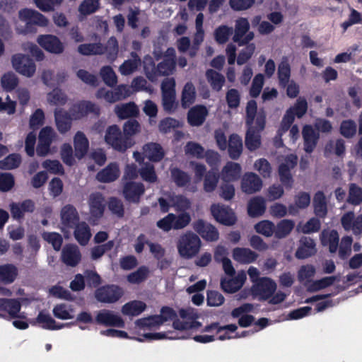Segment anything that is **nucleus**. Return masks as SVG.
<instances>
[{
	"mask_svg": "<svg viewBox=\"0 0 362 362\" xmlns=\"http://www.w3.org/2000/svg\"><path fill=\"white\" fill-rule=\"evenodd\" d=\"M78 51L86 56L103 54L106 52L107 58L113 61L118 54V42L115 37H111L105 47L101 43L81 44L78 47Z\"/></svg>",
	"mask_w": 362,
	"mask_h": 362,
	"instance_id": "nucleus-1",
	"label": "nucleus"
},
{
	"mask_svg": "<svg viewBox=\"0 0 362 362\" xmlns=\"http://www.w3.org/2000/svg\"><path fill=\"white\" fill-rule=\"evenodd\" d=\"M266 112L260 110L255 120V125L247 126V129L245 138V144L250 151L258 149L262 144L260 133L266 125Z\"/></svg>",
	"mask_w": 362,
	"mask_h": 362,
	"instance_id": "nucleus-2",
	"label": "nucleus"
},
{
	"mask_svg": "<svg viewBox=\"0 0 362 362\" xmlns=\"http://www.w3.org/2000/svg\"><path fill=\"white\" fill-rule=\"evenodd\" d=\"M201 245L199 237L192 231H187L180 235L177 243L178 253L185 259L195 257L199 253Z\"/></svg>",
	"mask_w": 362,
	"mask_h": 362,
	"instance_id": "nucleus-3",
	"label": "nucleus"
},
{
	"mask_svg": "<svg viewBox=\"0 0 362 362\" xmlns=\"http://www.w3.org/2000/svg\"><path fill=\"white\" fill-rule=\"evenodd\" d=\"M105 141L115 150L119 152L126 151L134 144L133 139L129 136H124L119 127L116 124L111 125L107 129Z\"/></svg>",
	"mask_w": 362,
	"mask_h": 362,
	"instance_id": "nucleus-4",
	"label": "nucleus"
},
{
	"mask_svg": "<svg viewBox=\"0 0 362 362\" xmlns=\"http://www.w3.org/2000/svg\"><path fill=\"white\" fill-rule=\"evenodd\" d=\"M250 25L247 18L240 17L235 21L232 40L239 47L248 44L255 37V33L250 31Z\"/></svg>",
	"mask_w": 362,
	"mask_h": 362,
	"instance_id": "nucleus-5",
	"label": "nucleus"
},
{
	"mask_svg": "<svg viewBox=\"0 0 362 362\" xmlns=\"http://www.w3.org/2000/svg\"><path fill=\"white\" fill-rule=\"evenodd\" d=\"M124 295L122 287L115 284H106L98 287L95 291V298L98 302L114 303Z\"/></svg>",
	"mask_w": 362,
	"mask_h": 362,
	"instance_id": "nucleus-6",
	"label": "nucleus"
},
{
	"mask_svg": "<svg viewBox=\"0 0 362 362\" xmlns=\"http://www.w3.org/2000/svg\"><path fill=\"white\" fill-rule=\"evenodd\" d=\"M62 232L68 238L70 230L80 223L79 214L76 209L71 204H66L62 207L60 213Z\"/></svg>",
	"mask_w": 362,
	"mask_h": 362,
	"instance_id": "nucleus-7",
	"label": "nucleus"
},
{
	"mask_svg": "<svg viewBox=\"0 0 362 362\" xmlns=\"http://www.w3.org/2000/svg\"><path fill=\"white\" fill-rule=\"evenodd\" d=\"M276 289V284L269 277L259 278L252 288V294L258 296L260 300L270 298Z\"/></svg>",
	"mask_w": 362,
	"mask_h": 362,
	"instance_id": "nucleus-8",
	"label": "nucleus"
},
{
	"mask_svg": "<svg viewBox=\"0 0 362 362\" xmlns=\"http://www.w3.org/2000/svg\"><path fill=\"white\" fill-rule=\"evenodd\" d=\"M11 62L15 70L23 76L30 77L35 72V64L33 59L27 55L15 54L12 57Z\"/></svg>",
	"mask_w": 362,
	"mask_h": 362,
	"instance_id": "nucleus-9",
	"label": "nucleus"
},
{
	"mask_svg": "<svg viewBox=\"0 0 362 362\" xmlns=\"http://www.w3.org/2000/svg\"><path fill=\"white\" fill-rule=\"evenodd\" d=\"M211 212L216 221L224 226H230L236 223L235 214L229 206L214 204L211 206Z\"/></svg>",
	"mask_w": 362,
	"mask_h": 362,
	"instance_id": "nucleus-10",
	"label": "nucleus"
},
{
	"mask_svg": "<svg viewBox=\"0 0 362 362\" xmlns=\"http://www.w3.org/2000/svg\"><path fill=\"white\" fill-rule=\"evenodd\" d=\"M56 136L51 127H43L39 133L36 153L38 156L44 157L50 152L51 144Z\"/></svg>",
	"mask_w": 362,
	"mask_h": 362,
	"instance_id": "nucleus-11",
	"label": "nucleus"
},
{
	"mask_svg": "<svg viewBox=\"0 0 362 362\" xmlns=\"http://www.w3.org/2000/svg\"><path fill=\"white\" fill-rule=\"evenodd\" d=\"M20 18L26 23L25 28L27 30L32 32L31 27L33 25L40 26H47L48 20L42 13L37 11L23 8L19 11Z\"/></svg>",
	"mask_w": 362,
	"mask_h": 362,
	"instance_id": "nucleus-12",
	"label": "nucleus"
},
{
	"mask_svg": "<svg viewBox=\"0 0 362 362\" xmlns=\"http://www.w3.org/2000/svg\"><path fill=\"white\" fill-rule=\"evenodd\" d=\"M89 113H93L95 116H99L100 114V107L95 103L82 100L75 105H74L70 109V115L74 119H80Z\"/></svg>",
	"mask_w": 362,
	"mask_h": 362,
	"instance_id": "nucleus-13",
	"label": "nucleus"
},
{
	"mask_svg": "<svg viewBox=\"0 0 362 362\" xmlns=\"http://www.w3.org/2000/svg\"><path fill=\"white\" fill-rule=\"evenodd\" d=\"M193 229L206 241H216L219 238L218 230L211 223L198 219L192 224Z\"/></svg>",
	"mask_w": 362,
	"mask_h": 362,
	"instance_id": "nucleus-14",
	"label": "nucleus"
},
{
	"mask_svg": "<svg viewBox=\"0 0 362 362\" xmlns=\"http://www.w3.org/2000/svg\"><path fill=\"white\" fill-rule=\"evenodd\" d=\"M303 140V150L308 154L312 153L315 149L320 139V133L312 125L305 124L302 129Z\"/></svg>",
	"mask_w": 362,
	"mask_h": 362,
	"instance_id": "nucleus-15",
	"label": "nucleus"
},
{
	"mask_svg": "<svg viewBox=\"0 0 362 362\" xmlns=\"http://www.w3.org/2000/svg\"><path fill=\"white\" fill-rule=\"evenodd\" d=\"M341 223L346 231L351 230L355 235L362 233V214L356 217L353 211H348L341 216Z\"/></svg>",
	"mask_w": 362,
	"mask_h": 362,
	"instance_id": "nucleus-16",
	"label": "nucleus"
},
{
	"mask_svg": "<svg viewBox=\"0 0 362 362\" xmlns=\"http://www.w3.org/2000/svg\"><path fill=\"white\" fill-rule=\"evenodd\" d=\"M145 192V187L141 182L134 181L127 182L124 185L123 194L125 199L129 202L138 204L141 197Z\"/></svg>",
	"mask_w": 362,
	"mask_h": 362,
	"instance_id": "nucleus-17",
	"label": "nucleus"
},
{
	"mask_svg": "<svg viewBox=\"0 0 362 362\" xmlns=\"http://www.w3.org/2000/svg\"><path fill=\"white\" fill-rule=\"evenodd\" d=\"M37 42L42 48L50 53L61 54L64 50L63 43L55 35H40L37 37Z\"/></svg>",
	"mask_w": 362,
	"mask_h": 362,
	"instance_id": "nucleus-18",
	"label": "nucleus"
},
{
	"mask_svg": "<svg viewBox=\"0 0 362 362\" xmlns=\"http://www.w3.org/2000/svg\"><path fill=\"white\" fill-rule=\"evenodd\" d=\"M95 322L108 327H124V322L122 318L114 314L108 310H100L95 317Z\"/></svg>",
	"mask_w": 362,
	"mask_h": 362,
	"instance_id": "nucleus-19",
	"label": "nucleus"
},
{
	"mask_svg": "<svg viewBox=\"0 0 362 362\" xmlns=\"http://www.w3.org/2000/svg\"><path fill=\"white\" fill-rule=\"evenodd\" d=\"M209 114L206 106L197 105L191 107L187 112V122L192 127H199L204 124Z\"/></svg>",
	"mask_w": 362,
	"mask_h": 362,
	"instance_id": "nucleus-20",
	"label": "nucleus"
},
{
	"mask_svg": "<svg viewBox=\"0 0 362 362\" xmlns=\"http://www.w3.org/2000/svg\"><path fill=\"white\" fill-rule=\"evenodd\" d=\"M62 260L67 266L76 267L81 260V252L76 245H66L62 251Z\"/></svg>",
	"mask_w": 362,
	"mask_h": 362,
	"instance_id": "nucleus-21",
	"label": "nucleus"
},
{
	"mask_svg": "<svg viewBox=\"0 0 362 362\" xmlns=\"http://www.w3.org/2000/svg\"><path fill=\"white\" fill-rule=\"evenodd\" d=\"M10 211L12 217L16 220H21L24 218V214L33 213L35 211V202L31 199H25L22 202H12L9 205Z\"/></svg>",
	"mask_w": 362,
	"mask_h": 362,
	"instance_id": "nucleus-22",
	"label": "nucleus"
},
{
	"mask_svg": "<svg viewBox=\"0 0 362 362\" xmlns=\"http://www.w3.org/2000/svg\"><path fill=\"white\" fill-rule=\"evenodd\" d=\"M241 187L244 192L253 194L262 189V181L255 173H247L242 179Z\"/></svg>",
	"mask_w": 362,
	"mask_h": 362,
	"instance_id": "nucleus-23",
	"label": "nucleus"
},
{
	"mask_svg": "<svg viewBox=\"0 0 362 362\" xmlns=\"http://www.w3.org/2000/svg\"><path fill=\"white\" fill-rule=\"evenodd\" d=\"M242 173L241 165L235 162L228 161L223 166L220 173L224 182H235L240 179Z\"/></svg>",
	"mask_w": 362,
	"mask_h": 362,
	"instance_id": "nucleus-24",
	"label": "nucleus"
},
{
	"mask_svg": "<svg viewBox=\"0 0 362 362\" xmlns=\"http://www.w3.org/2000/svg\"><path fill=\"white\" fill-rule=\"evenodd\" d=\"M119 176V165L117 163H110L96 175L97 180L103 183H109L116 180Z\"/></svg>",
	"mask_w": 362,
	"mask_h": 362,
	"instance_id": "nucleus-25",
	"label": "nucleus"
},
{
	"mask_svg": "<svg viewBox=\"0 0 362 362\" xmlns=\"http://www.w3.org/2000/svg\"><path fill=\"white\" fill-rule=\"evenodd\" d=\"M300 246L296 252V257L303 259L314 255L317 250L314 240L309 237H303L300 240Z\"/></svg>",
	"mask_w": 362,
	"mask_h": 362,
	"instance_id": "nucleus-26",
	"label": "nucleus"
},
{
	"mask_svg": "<svg viewBox=\"0 0 362 362\" xmlns=\"http://www.w3.org/2000/svg\"><path fill=\"white\" fill-rule=\"evenodd\" d=\"M105 199L100 192L91 194L89 198V206L90 215L98 219L100 218L105 211Z\"/></svg>",
	"mask_w": 362,
	"mask_h": 362,
	"instance_id": "nucleus-27",
	"label": "nucleus"
},
{
	"mask_svg": "<svg viewBox=\"0 0 362 362\" xmlns=\"http://www.w3.org/2000/svg\"><path fill=\"white\" fill-rule=\"evenodd\" d=\"M75 156L78 159L83 158L88 153L89 141L85 134L81 131L76 133L74 137Z\"/></svg>",
	"mask_w": 362,
	"mask_h": 362,
	"instance_id": "nucleus-28",
	"label": "nucleus"
},
{
	"mask_svg": "<svg viewBox=\"0 0 362 362\" xmlns=\"http://www.w3.org/2000/svg\"><path fill=\"white\" fill-rule=\"evenodd\" d=\"M144 154L151 162H160L165 156L160 144L154 142L146 144L143 146Z\"/></svg>",
	"mask_w": 362,
	"mask_h": 362,
	"instance_id": "nucleus-29",
	"label": "nucleus"
},
{
	"mask_svg": "<svg viewBox=\"0 0 362 362\" xmlns=\"http://www.w3.org/2000/svg\"><path fill=\"white\" fill-rule=\"evenodd\" d=\"M73 229L76 240L82 246L86 245L92 235L88 224L85 221H81Z\"/></svg>",
	"mask_w": 362,
	"mask_h": 362,
	"instance_id": "nucleus-30",
	"label": "nucleus"
},
{
	"mask_svg": "<svg viewBox=\"0 0 362 362\" xmlns=\"http://www.w3.org/2000/svg\"><path fill=\"white\" fill-rule=\"evenodd\" d=\"M245 279V275H238L232 279L222 278L221 288L226 293H234L243 286Z\"/></svg>",
	"mask_w": 362,
	"mask_h": 362,
	"instance_id": "nucleus-31",
	"label": "nucleus"
},
{
	"mask_svg": "<svg viewBox=\"0 0 362 362\" xmlns=\"http://www.w3.org/2000/svg\"><path fill=\"white\" fill-rule=\"evenodd\" d=\"M314 213L318 218H324L327 214L326 197L322 191H317L313 197Z\"/></svg>",
	"mask_w": 362,
	"mask_h": 362,
	"instance_id": "nucleus-32",
	"label": "nucleus"
},
{
	"mask_svg": "<svg viewBox=\"0 0 362 362\" xmlns=\"http://www.w3.org/2000/svg\"><path fill=\"white\" fill-rule=\"evenodd\" d=\"M320 240L322 245L329 246V251L331 253L337 252L339 245V234L336 230L330 231L323 230L320 235Z\"/></svg>",
	"mask_w": 362,
	"mask_h": 362,
	"instance_id": "nucleus-33",
	"label": "nucleus"
},
{
	"mask_svg": "<svg viewBox=\"0 0 362 362\" xmlns=\"http://www.w3.org/2000/svg\"><path fill=\"white\" fill-rule=\"evenodd\" d=\"M233 257L239 262L250 264L257 259L258 255L249 248L236 247L233 251Z\"/></svg>",
	"mask_w": 362,
	"mask_h": 362,
	"instance_id": "nucleus-34",
	"label": "nucleus"
},
{
	"mask_svg": "<svg viewBox=\"0 0 362 362\" xmlns=\"http://www.w3.org/2000/svg\"><path fill=\"white\" fill-rule=\"evenodd\" d=\"M55 121L58 131L64 134L67 132L71 127V115L66 111L59 110L55 111Z\"/></svg>",
	"mask_w": 362,
	"mask_h": 362,
	"instance_id": "nucleus-35",
	"label": "nucleus"
},
{
	"mask_svg": "<svg viewBox=\"0 0 362 362\" xmlns=\"http://www.w3.org/2000/svg\"><path fill=\"white\" fill-rule=\"evenodd\" d=\"M228 146V151L230 158L233 160L238 159L243 152L242 138L238 134H231L229 136Z\"/></svg>",
	"mask_w": 362,
	"mask_h": 362,
	"instance_id": "nucleus-36",
	"label": "nucleus"
},
{
	"mask_svg": "<svg viewBox=\"0 0 362 362\" xmlns=\"http://www.w3.org/2000/svg\"><path fill=\"white\" fill-rule=\"evenodd\" d=\"M21 303L17 299L0 298V310L6 311L11 318L18 317Z\"/></svg>",
	"mask_w": 362,
	"mask_h": 362,
	"instance_id": "nucleus-37",
	"label": "nucleus"
},
{
	"mask_svg": "<svg viewBox=\"0 0 362 362\" xmlns=\"http://www.w3.org/2000/svg\"><path fill=\"white\" fill-rule=\"evenodd\" d=\"M266 210L265 200L262 197H255L248 203L247 212L251 217L262 216Z\"/></svg>",
	"mask_w": 362,
	"mask_h": 362,
	"instance_id": "nucleus-38",
	"label": "nucleus"
},
{
	"mask_svg": "<svg viewBox=\"0 0 362 362\" xmlns=\"http://www.w3.org/2000/svg\"><path fill=\"white\" fill-rule=\"evenodd\" d=\"M206 77L212 90L216 92L222 89L226 82L223 75L214 69H208L206 71Z\"/></svg>",
	"mask_w": 362,
	"mask_h": 362,
	"instance_id": "nucleus-39",
	"label": "nucleus"
},
{
	"mask_svg": "<svg viewBox=\"0 0 362 362\" xmlns=\"http://www.w3.org/2000/svg\"><path fill=\"white\" fill-rule=\"evenodd\" d=\"M220 177L221 175L217 170L207 171L204 177V190L208 193L213 192L217 187Z\"/></svg>",
	"mask_w": 362,
	"mask_h": 362,
	"instance_id": "nucleus-40",
	"label": "nucleus"
},
{
	"mask_svg": "<svg viewBox=\"0 0 362 362\" xmlns=\"http://www.w3.org/2000/svg\"><path fill=\"white\" fill-rule=\"evenodd\" d=\"M131 57L132 59L125 60L119 66V71L124 76L132 74L141 64V59L136 52H132Z\"/></svg>",
	"mask_w": 362,
	"mask_h": 362,
	"instance_id": "nucleus-41",
	"label": "nucleus"
},
{
	"mask_svg": "<svg viewBox=\"0 0 362 362\" xmlns=\"http://www.w3.org/2000/svg\"><path fill=\"white\" fill-rule=\"evenodd\" d=\"M295 226L293 220L283 219L280 221L276 226H274V235L278 239L286 238L291 233Z\"/></svg>",
	"mask_w": 362,
	"mask_h": 362,
	"instance_id": "nucleus-42",
	"label": "nucleus"
},
{
	"mask_svg": "<svg viewBox=\"0 0 362 362\" xmlns=\"http://www.w3.org/2000/svg\"><path fill=\"white\" fill-rule=\"evenodd\" d=\"M279 84L281 88H286L290 81L291 66L286 59H283L278 66L277 71Z\"/></svg>",
	"mask_w": 362,
	"mask_h": 362,
	"instance_id": "nucleus-43",
	"label": "nucleus"
},
{
	"mask_svg": "<svg viewBox=\"0 0 362 362\" xmlns=\"http://www.w3.org/2000/svg\"><path fill=\"white\" fill-rule=\"evenodd\" d=\"M196 99V90L191 82H187L182 90L181 104L182 107L187 108L192 105Z\"/></svg>",
	"mask_w": 362,
	"mask_h": 362,
	"instance_id": "nucleus-44",
	"label": "nucleus"
},
{
	"mask_svg": "<svg viewBox=\"0 0 362 362\" xmlns=\"http://www.w3.org/2000/svg\"><path fill=\"white\" fill-rule=\"evenodd\" d=\"M18 275L17 268L11 264L0 265V281L5 284H11Z\"/></svg>",
	"mask_w": 362,
	"mask_h": 362,
	"instance_id": "nucleus-45",
	"label": "nucleus"
},
{
	"mask_svg": "<svg viewBox=\"0 0 362 362\" xmlns=\"http://www.w3.org/2000/svg\"><path fill=\"white\" fill-rule=\"evenodd\" d=\"M115 112L120 119H127L132 117H136L139 115V110L134 103H128L115 107Z\"/></svg>",
	"mask_w": 362,
	"mask_h": 362,
	"instance_id": "nucleus-46",
	"label": "nucleus"
},
{
	"mask_svg": "<svg viewBox=\"0 0 362 362\" xmlns=\"http://www.w3.org/2000/svg\"><path fill=\"white\" fill-rule=\"evenodd\" d=\"M145 303L140 300H132L122 306V312L124 315L136 316L146 309Z\"/></svg>",
	"mask_w": 362,
	"mask_h": 362,
	"instance_id": "nucleus-47",
	"label": "nucleus"
},
{
	"mask_svg": "<svg viewBox=\"0 0 362 362\" xmlns=\"http://www.w3.org/2000/svg\"><path fill=\"white\" fill-rule=\"evenodd\" d=\"M139 173L141 179L145 182L155 183L158 181L155 167L151 163H144L141 168L139 169Z\"/></svg>",
	"mask_w": 362,
	"mask_h": 362,
	"instance_id": "nucleus-48",
	"label": "nucleus"
},
{
	"mask_svg": "<svg viewBox=\"0 0 362 362\" xmlns=\"http://www.w3.org/2000/svg\"><path fill=\"white\" fill-rule=\"evenodd\" d=\"M171 177L176 186L184 187L191 182L189 175L178 168H174L170 170Z\"/></svg>",
	"mask_w": 362,
	"mask_h": 362,
	"instance_id": "nucleus-49",
	"label": "nucleus"
},
{
	"mask_svg": "<svg viewBox=\"0 0 362 362\" xmlns=\"http://www.w3.org/2000/svg\"><path fill=\"white\" fill-rule=\"evenodd\" d=\"M279 175L281 184L286 189H290L293 185V179L288 164L281 163L279 166Z\"/></svg>",
	"mask_w": 362,
	"mask_h": 362,
	"instance_id": "nucleus-50",
	"label": "nucleus"
},
{
	"mask_svg": "<svg viewBox=\"0 0 362 362\" xmlns=\"http://www.w3.org/2000/svg\"><path fill=\"white\" fill-rule=\"evenodd\" d=\"M37 322L42 324V327L45 329L57 330L64 327V324L57 325L56 321L47 313L40 312L37 317Z\"/></svg>",
	"mask_w": 362,
	"mask_h": 362,
	"instance_id": "nucleus-51",
	"label": "nucleus"
},
{
	"mask_svg": "<svg viewBox=\"0 0 362 362\" xmlns=\"http://www.w3.org/2000/svg\"><path fill=\"white\" fill-rule=\"evenodd\" d=\"M233 33V28L226 25H221L214 30V39L218 44L226 43Z\"/></svg>",
	"mask_w": 362,
	"mask_h": 362,
	"instance_id": "nucleus-52",
	"label": "nucleus"
},
{
	"mask_svg": "<svg viewBox=\"0 0 362 362\" xmlns=\"http://www.w3.org/2000/svg\"><path fill=\"white\" fill-rule=\"evenodd\" d=\"M261 110H263L261 109ZM246 116H245V124L246 126L255 125V120L257 117V114L260 111H257V104L254 100H250L247 102L246 105Z\"/></svg>",
	"mask_w": 362,
	"mask_h": 362,
	"instance_id": "nucleus-53",
	"label": "nucleus"
},
{
	"mask_svg": "<svg viewBox=\"0 0 362 362\" xmlns=\"http://www.w3.org/2000/svg\"><path fill=\"white\" fill-rule=\"evenodd\" d=\"M21 163V156L18 153H11L0 160V169L12 170L17 168Z\"/></svg>",
	"mask_w": 362,
	"mask_h": 362,
	"instance_id": "nucleus-54",
	"label": "nucleus"
},
{
	"mask_svg": "<svg viewBox=\"0 0 362 362\" xmlns=\"http://www.w3.org/2000/svg\"><path fill=\"white\" fill-rule=\"evenodd\" d=\"M347 202L354 206L361 204L362 203V188L355 183H351Z\"/></svg>",
	"mask_w": 362,
	"mask_h": 362,
	"instance_id": "nucleus-55",
	"label": "nucleus"
},
{
	"mask_svg": "<svg viewBox=\"0 0 362 362\" xmlns=\"http://www.w3.org/2000/svg\"><path fill=\"white\" fill-rule=\"evenodd\" d=\"M143 65L146 76L148 79L151 81L156 80V65L153 58L150 55L145 56L143 60Z\"/></svg>",
	"mask_w": 362,
	"mask_h": 362,
	"instance_id": "nucleus-56",
	"label": "nucleus"
},
{
	"mask_svg": "<svg viewBox=\"0 0 362 362\" xmlns=\"http://www.w3.org/2000/svg\"><path fill=\"white\" fill-rule=\"evenodd\" d=\"M149 274V269L146 266H141L139 269L127 276V281L131 284H140L144 281Z\"/></svg>",
	"mask_w": 362,
	"mask_h": 362,
	"instance_id": "nucleus-57",
	"label": "nucleus"
},
{
	"mask_svg": "<svg viewBox=\"0 0 362 362\" xmlns=\"http://www.w3.org/2000/svg\"><path fill=\"white\" fill-rule=\"evenodd\" d=\"M108 209L111 213L117 218H121L124 216V207L123 202L117 197H112L109 199Z\"/></svg>",
	"mask_w": 362,
	"mask_h": 362,
	"instance_id": "nucleus-58",
	"label": "nucleus"
},
{
	"mask_svg": "<svg viewBox=\"0 0 362 362\" xmlns=\"http://www.w3.org/2000/svg\"><path fill=\"white\" fill-rule=\"evenodd\" d=\"M2 88L6 91H11L14 90L18 84V78L13 72H7L4 74L1 78Z\"/></svg>",
	"mask_w": 362,
	"mask_h": 362,
	"instance_id": "nucleus-59",
	"label": "nucleus"
},
{
	"mask_svg": "<svg viewBox=\"0 0 362 362\" xmlns=\"http://www.w3.org/2000/svg\"><path fill=\"white\" fill-rule=\"evenodd\" d=\"M339 131L340 134L344 137L351 139L354 137L356 134V124L352 119L344 120L341 123Z\"/></svg>",
	"mask_w": 362,
	"mask_h": 362,
	"instance_id": "nucleus-60",
	"label": "nucleus"
},
{
	"mask_svg": "<svg viewBox=\"0 0 362 362\" xmlns=\"http://www.w3.org/2000/svg\"><path fill=\"white\" fill-rule=\"evenodd\" d=\"M171 206H173L177 212H186L191 206V202L189 199L183 195H176L171 199Z\"/></svg>",
	"mask_w": 362,
	"mask_h": 362,
	"instance_id": "nucleus-61",
	"label": "nucleus"
},
{
	"mask_svg": "<svg viewBox=\"0 0 362 362\" xmlns=\"http://www.w3.org/2000/svg\"><path fill=\"white\" fill-rule=\"evenodd\" d=\"M175 65L176 64L174 61L163 59V60L156 66V78L158 76H168L172 74L175 68Z\"/></svg>",
	"mask_w": 362,
	"mask_h": 362,
	"instance_id": "nucleus-62",
	"label": "nucleus"
},
{
	"mask_svg": "<svg viewBox=\"0 0 362 362\" xmlns=\"http://www.w3.org/2000/svg\"><path fill=\"white\" fill-rule=\"evenodd\" d=\"M100 75L104 83L107 86L113 87L116 85L117 82V77L111 66H103L100 70Z\"/></svg>",
	"mask_w": 362,
	"mask_h": 362,
	"instance_id": "nucleus-63",
	"label": "nucleus"
},
{
	"mask_svg": "<svg viewBox=\"0 0 362 362\" xmlns=\"http://www.w3.org/2000/svg\"><path fill=\"white\" fill-rule=\"evenodd\" d=\"M255 229L259 234L266 237H271L274 233V224L270 221L264 220L256 223Z\"/></svg>",
	"mask_w": 362,
	"mask_h": 362,
	"instance_id": "nucleus-64",
	"label": "nucleus"
}]
</instances>
